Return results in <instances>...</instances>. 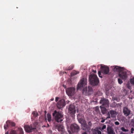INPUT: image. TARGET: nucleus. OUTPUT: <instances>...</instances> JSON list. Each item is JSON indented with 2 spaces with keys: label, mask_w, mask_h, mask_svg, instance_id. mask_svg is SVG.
<instances>
[{
  "label": "nucleus",
  "mask_w": 134,
  "mask_h": 134,
  "mask_svg": "<svg viewBox=\"0 0 134 134\" xmlns=\"http://www.w3.org/2000/svg\"><path fill=\"white\" fill-rule=\"evenodd\" d=\"M83 126L82 130L85 131L86 132H88L90 131L91 128H90L87 124L86 121H84V123L82 124Z\"/></svg>",
  "instance_id": "obj_15"
},
{
  "label": "nucleus",
  "mask_w": 134,
  "mask_h": 134,
  "mask_svg": "<svg viewBox=\"0 0 134 134\" xmlns=\"http://www.w3.org/2000/svg\"><path fill=\"white\" fill-rule=\"evenodd\" d=\"M131 133H133V131H134V129L133 128H131Z\"/></svg>",
  "instance_id": "obj_39"
},
{
  "label": "nucleus",
  "mask_w": 134,
  "mask_h": 134,
  "mask_svg": "<svg viewBox=\"0 0 134 134\" xmlns=\"http://www.w3.org/2000/svg\"><path fill=\"white\" fill-rule=\"evenodd\" d=\"M123 112L124 115L127 116H129L131 114V110L127 107H124L123 108Z\"/></svg>",
  "instance_id": "obj_13"
},
{
  "label": "nucleus",
  "mask_w": 134,
  "mask_h": 134,
  "mask_svg": "<svg viewBox=\"0 0 134 134\" xmlns=\"http://www.w3.org/2000/svg\"><path fill=\"white\" fill-rule=\"evenodd\" d=\"M130 82L131 84L134 86V77L130 79Z\"/></svg>",
  "instance_id": "obj_33"
},
{
  "label": "nucleus",
  "mask_w": 134,
  "mask_h": 134,
  "mask_svg": "<svg viewBox=\"0 0 134 134\" xmlns=\"http://www.w3.org/2000/svg\"><path fill=\"white\" fill-rule=\"evenodd\" d=\"M93 134H101V132L98 129H94L93 131Z\"/></svg>",
  "instance_id": "obj_22"
},
{
  "label": "nucleus",
  "mask_w": 134,
  "mask_h": 134,
  "mask_svg": "<svg viewBox=\"0 0 134 134\" xmlns=\"http://www.w3.org/2000/svg\"><path fill=\"white\" fill-rule=\"evenodd\" d=\"M69 112L71 114V116L73 117L76 113L75 106L73 104L70 105L68 108Z\"/></svg>",
  "instance_id": "obj_4"
},
{
  "label": "nucleus",
  "mask_w": 134,
  "mask_h": 134,
  "mask_svg": "<svg viewBox=\"0 0 134 134\" xmlns=\"http://www.w3.org/2000/svg\"><path fill=\"white\" fill-rule=\"evenodd\" d=\"M95 111L97 113H100L99 108L98 107H95Z\"/></svg>",
  "instance_id": "obj_27"
},
{
  "label": "nucleus",
  "mask_w": 134,
  "mask_h": 134,
  "mask_svg": "<svg viewBox=\"0 0 134 134\" xmlns=\"http://www.w3.org/2000/svg\"><path fill=\"white\" fill-rule=\"evenodd\" d=\"M48 134H53L52 131L51 130H49L48 131Z\"/></svg>",
  "instance_id": "obj_37"
},
{
  "label": "nucleus",
  "mask_w": 134,
  "mask_h": 134,
  "mask_svg": "<svg viewBox=\"0 0 134 134\" xmlns=\"http://www.w3.org/2000/svg\"><path fill=\"white\" fill-rule=\"evenodd\" d=\"M107 133L108 134H115L113 128L110 126L108 125L107 127Z\"/></svg>",
  "instance_id": "obj_18"
},
{
  "label": "nucleus",
  "mask_w": 134,
  "mask_h": 134,
  "mask_svg": "<svg viewBox=\"0 0 134 134\" xmlns=\"http://www.w3.org/2000/svg\"><path fill=\"white\" fill-rule=\"evenodd\" d=\"M101 112L103 114H104L107 113V109L104 107H100Z\"/></svg>",
  "instance_id": "obj_21"
},
{
  "label": "nucleus",
  "mask_w": 134,
  "mask_h": 134,
  "mask_svg": "<svg viewBox=\"0 0 134 134\" xmlns=\"http://www.w3.org/2000/svg\"><path fill=\"white\" fill-rule=\"evenodd\" d=\"M88 125L89 126V127L90 128L92 126V124L91 123V121H90L88 122Z\"/></svg>",
  "instance_id": "obj_35"
},
{
  "label": "nucleus",
  "mask_w": 134,
  "mask_h": 134,
  "mask_svg": "<svg viewBox=\"0 0 134 134\" xmlns=\"http://www.w3.org/2000/svg\"><path fill=\"white\" fill-rule=\"evenodd\" d=\"M115 124L116 125H119L120 123L119 122L117 121H116L115 122H114Z\"/></svg>",
  "instance_id": "obj_40"
},
{
  "label": "nucleus",
  "mask_w": 134,
  "mask_h": 134,
  "mask_svg": "<svg viewBox=\"0 0 134 134\" xmlns=\"http://www.w3.org/2000/svg\"><path fill=\"white\" fill-rule=\"evenodd\" d=\"M10 134H17V133L15 130H12L10 132Z\"/></svg>",
  "instance_id": "obj_29"
},
{
  "label": "nucleus",
  "mask_w": 134,
  "mask_h": 134,
  "mask_svg": "<svg viewBox=\"0 0 134 134\" xmlns=\"http://www.w3.org/2000/svg\"><path fill=\"white\" fill-rule=\"evenodd\" d=\"M47 120L48 122H50L51 120V115L49 113H48L47 115Z\"/></svg>",
  "instance_id": "obj_26"
},
{
  "label": "nucleus",
  "mask_w": 134,
  "mask_h": 134,
  "mask_svg": "<svg viewBox=\"0 0 134 134\" xmlns=\"http://www.w3.org/2000/svg\"><path fill=\"white\" fill-rule=\"evenodd\" d=\"M79 73V72L78 71H74L72 73V74L74 75H76L77 74H78Z\"/></svg>",
  "instance_id": "obj_32"
},
{
  "label": "nucleus",
  "mask_w": 134,
  "mask_h": 134,
  "mask_svg": "<svg viewBox=\"0 0 134 134\" xmlns=\"http://www.w3.org/2000/svg\"><path fill=\"white\" fill-rule=\"evenodd\" d=\"M88 90L87 91L88 95L87 96H89L92 94L93 93V89L90 86H88Z\"/></svg>",
  "instance_id": "obj_20"
},
{
  "label": "nucleus",
  "mask_w": 134,
  "mask_h": 134,
  "mask_svg": "<svg viewBox=\"0 0 134 134\" xmlns=\"http://www.w3.org/2000/svg\"><path fill=\"white\" fill-rule=\"evenodd\" d=\"M82 93L85 96H87V87H85L83 89Z\"/></svg>",
  "instance_id": "obj_23"
},
{
  "label": "nucleus",
  "mask_w": 134,
  "mask_h": 134,
  "mask_svg": "<svg viewBox=\"0 0 134 134\" xmlns=\"http://www.w3.org/2000/svg\"><path fill=\"white\" fill-rule=\"evenodd\" d=\"M15 123L13 122L10 120H8L6 122V124H5L4 126V129H7L8 127H10V126H15Z\"/></svg>",
  "instance_id": "obj_11"
},
{
  "label": "nucleus",
  "mask_w": 134,
  "mask_h": 134,
  "mask_svg": "<svg viewBox=\"0 0 134 134\" xmlns=\"http://www.w3.org/2000/svg\"><path fill=\"white\" fill-rule=\"evenodd\" d=\"M113 69L114 71H117L121 73L122 70V68L119 67L118 66H114L113 67Z\"/></svg>",
  "instance_id": "obj_17"
},
{
  "label": "nucleus",
  "mask_w": 134,
  "mask_h": 134,
  "mask_svg": "<svg viewBox=\"0 0 134 134\" xmlns=\"http://www.w3.org/2000/svg\"><path fill=\"white\" fill-rule=\"evenodd\" d=\"M109 92L108 91H107L105 92V94L106 95L108 96L109 95Z\"/></svg>",
  "instance_id": "obj_41"
},
{
  "label": "nucleus",
  "mask_w": 134,
  "mask_h": 134,
  "mask_svg": "<svg viewBox=\"0 0 134 134\" xmlns=\"http://www.w3.org/2000/svg\"><path fill=\"white\" fill-rule=\"evenodd\" d=\"M53 116L55 118L56 121L58 122H60L63 121V116L59 112L55 110L53 113Z\"/></svg>",
  "instance_id": "obj_3"
},
{
  "label": "nucleus",
  "mask_w": 134,
  "mask_h": 134,
  "mask_svg": "<svg viewBox=\"0 0 134 134\" xmlns=\"http://www.w3.org/2000/svg\"><path fill=\"white\" fill-rule=\"evenodd\" d=\"M32 114L34 116L36 117L37 116H38V113L36 111H34Z\"/></svg>",
  "instance_id": "obj_28"
},
{
  "label": "nucleus",
  "mask_w": 134,
  "mask_h": 134,
  "mask_svg": "<svg viewBox=\"0 0 134 134\" xmlns=\"http://www.w3.org/2000/svg\"><path fill=\"white\" fill-rule=\"evenodd\" d=\"M74 66L72 65L70 66L66 70H72L74 68Z\"/></svg>",
  "instance_id": "obj_31"
},
{
  "label": "nucleus",
  "mask_w": 134,
  "mask_h": 134,
  "mask_svg": "<svg viewBox=\"0 0 134 134\" xmlns=\"http://www.w3.org/2000/svg\"><path fill=\"white\" fill-rule=\"evenodd\" d=\"M18 129L19 132V134H24L23 130L22 128L19 127Z\"/></svg>",
  "instance_id": "obj_25"
},
{
  "label": "nucleus",
  "mask_w": 134,
  "mask_h": 134,
  "mask_svg": "<svg viewBox=\"0 0 134 134\" xmlns=\"http://www.w3.org/2000/svg\"><path fill=\"white\" fill-rule=\"evenodd\" d=\"M53 127L55 129H58V131H60L63 133L64 131V126L62 125H55Z\"/></svg>",
  "instance_id": "obj_12"
},
{
  "label": "nucleus",
  "mask_w": 134,
  "mask_h": 134,
  "mask_svg": "<svg viewBox=\"0 0 134 134\" xmlns=\"http://www.w3.org/2000/svg\"><path fill=\"white\" fill-rule=\"evenodd\" d=\"M123 116L121 115H118L117 116L118 120L119 121H123Z\"/></svg>",
  "instance_id": "obj_24"
},
{
  "label": "nucleus",
  "mask_w": 134,
  "mask_h": 134,
  "mask_svg": "<svg viewBox=\"0 0 134 134\" xmlns=\"http://www.w3.org/2000/svg\"><path fill=\"white\" fill-rule=\"evenodd\" d=\"M119 76L122 80H125L127 78V75L126 72H121V73H119Z\"/></svg>",
  "instance_id": "obj_16"
},
{
  "label": "nucleus",
  "mask_w": 134,
  "mask_h": 134,
  "mask_svg": "<svg viewBox=\"0 0 134 134\" xmlns=\"http://www.w3.org/2000/svg\"><path fill=\"white\" fill-rule=\"evenodd\" d=\"M82 134H87V133L85 132L83 133Z\"/></svg>",
  "instance_id": "obj_48"
},
{
  "label": "nucleus",
  "mask_w": 134,
  "mask_h": 134,
  "mask_svg": "<svg viewBox=\"0 0 134 134\" xmlns=\"http://www.w3.org/2000/svg\"><path fill=\"white\" fill-rule=\"evenodd\" d=\"M68 131L69 134H71V132L70 131L68 130Z\"/></svg>",
  "instance_id": "obj_45"
},
{
  "label": "nucleus",
  "mask_w": 134,
  "mask_h": 134,
  "mask_svg": "<svg viewBox=\"0 0 134 134\" xmlns=\"http://www.w3.org/2000/svg\"><path fill=\"white\" fill-rule=\"evenodd\" d=\"M106 126L104 125H103L101 129H100L102 131L104 129H105L106 128Z\"/></svg>",
  "instance_id": "obj_36"
},
{
  "label": "nucleus",
  "mask_w": 134,
  "mask_h": 134,
  "mask_svg": "<svg viewBox=\"0 0 134 134\" xmlns=\"http://www.w3.org/2000/svg\"><path fill=\"white\" fill-rule=\"evenodd\" d=\"M86 84V82L85 79L82 78L77 85V90L81 89Z\"/></svg>",
  "instance_id": "obj_5"
},
{
  "label": "nucleus",
  "mask_w": 134,
  "mask_h": 134,
  "mask_svg": "<svg viewBox=\"0 0 134 134\" xmlns=\"http://www.w3.org/2000/svg\"><path fill=\"white\" fill-rule=\"evenodd\" d=\"M70 129L73 133H77L80 130V127L77 124H72L70 126Z\"/></svg>",
  "instance_id": "obj_7"
},
{
  "label": "nucleus",
  "mask_w": 134,
  "mask_h": 134,
  "mask_svg": "<svg viewBox=\"0 0 134 134\" xmlns=\"http://www.w3.org/2000/svg\"><path fill=\"white\" fill-rule=\"evenodd\" d=\"M36 122L34 123L31 124L30 126L25 125L24 126V128L26 132L28 133H30L32 131H35L36 129Z\"/></svg>",
  "instance_id": "obj_2"
},
{
  "label": "nucleus",
  "mask_w": 134,
  "mask_h": 134,
  "mask_svg": "<svg viewBox=\"0 0 134 134\" xmlns=\"http://www.w3.org/2000/svg\"><path fill=\"white\" fill-rule=\"evenodd\" d=\"M75 89L74 87H69L66 90V93L68 96H73L75 93Z\"/></svg>",
  "instance_id": "obj_6"
},
{
  "label": "nucleus",
  "mask_w": 134,
  "mask_h": 134,
  "mask_svg": "<svg viewBox=\"0 0 134 134\" xmlns=\"http://www.w3.org/2000/svg\"><path fill=\"white\" fill-rule=\"evenodd\" d=\"M93 72L94 73H96V70H93Z\"/></svg>",
  "instance_id": "obj_46"
},
{
  "label": "nucleus",
  "mask_w": 134,
  "mask_h": 134,
  "mask_svg": "<svg viewBox=\"0 0 134 134\" xmlns=\"http://www.w3.org/2000/svg\"><path fill=\"white\" fill-rule=\"evenodd\" d=\"M118 81L119 83L120 84L122 83L123 82L122 80H121V79H118Z\"/></svg>",
  "instance_id": "obj_34"
},
{
  "label": "nucleus",
  "mask_w": 134,
  "mask_h": 134,
  "mask_svg": "<svg viewBox=\"0 0 134 134\" xmlns=\"http://www.w3.org/2000/svg\"><path fill=\"white\" fill-rule=\"evenodd\" d=\"M121 130L124 132H127L129 130L127 129H126L124 127H122L121 128Z\"/></svg>",
  "instance_id": "obj_30"
},
{
  "label": "nucleus",
  "mask_w": 134,
  "mask_h": 134,
  "mask_svg": "<svg viewBox=\"0 0 134 134\" xmlns=\"http://www.w3.org/2000/svg\"><path fill=\"white\" fill-rule=\"evenodd\" d=\"M101 71H99L98 72V75L99 76V77H100L101 78H102V76H100V75H101Z\"/></svg>",
  "instance_id": "obj_38"
},
{
  "label": "nucleus",
  "mask_w": 134,
  "mask_h": 134,
  "mask_svg": "<svg viewBox=\"0 0 134 134\" xmlns=\"http://www.w3.org/2000/svg\"><path fill=\"white\" fill-rule=\"evenodd\" d=\"M5 134H9V132L8 131H7L5 133Z\"/></svg>",
  "instance_id": "obj_47"
},
{
  "label": "nucleus",
  "mask_w": 134,
  "mask_h": 134,
  "mask_svg": "<svg viewBox=\"0 0 134 134\" xmlns=\"http://www.w3.org/2000/svg\"><path fill=\"white\" fill-rule=\"evenodd\" d=\"M59 98L58 97H56L55 98V101L56 102H57Z\"/></svg>",
  "instance_id": "obj_42"
},
{
  "label": "nucleus",
  "mask_w": 134,
  "mask_h": 134,
  "mask_svg": "<svg viewBox=\"0 0 134 134\" xmlns=\"http://www.w3.org/2000/svg\"><path fill=\"white\" fill-rule=\"evenodd\" d=\"M46 113V111H45V113Z\"/></svg>",
  "instance_id": "obj_50"
},
{
  "label": "nucleus",
  "mask_w": 134,
  "mask_h": 134,
  "mask_svg": "<svg viewBox=\"0 0 134 134\" xmlns=\"http://www.w3.org/2000/svg\"><path fill=\"white\" fill-rule=\"evenodd\" d=\"M109 101L108 99L104 98H101L100 101V103L103 106H105L107 107H109Z\"/></svg>",
  "instance_id": "obj_9"
},
{
  "label": "nucleus",
  "mask_w": 134,
  "mask_h": 134,
  "mask_svg": "<svg viewBox=\"0 0 134 134\" xmlns=\"http://www.w3.org/2000/svg\"><path fill=\"white\" fill-rule=\"evenodd\" d=\"M100 70L102 73L104 74H108L109 71V68L105 66H101L100 67Z\"/></svg>",
  "instance_id": "obj_10"
},
{
  "label": "nucleus",
  "mask_w": 134,
  "mask_h": 134,
  "mask_svg": "<svg viewBox=\"0 0 134 134\" xmlns=\"http://www.w3.org/2000/svg\"><path fill=\"white\" fill-rule=\"evenodd\" d=\"M105 119H103V120H102L101 121V122H104V121H105Z\"/></svg>",
  "instance_id": "obj_43"
},
{
  "label": "nucleus",
  "mask_w": 134,
  "mask_h": 134,
  "mask_svg": "<svg viewBox=\"0 0 134 134\" xmlns=\"http://www.w3.org/2000/svg\"><path fill=\"white\" fill-rule=\"evenodd\" d=\"M89 81L91 84L92 86H95L98 85L99 80L96 75L91 74L89 77Z\"/></svg>",
  "instance_id": "obj_1"
},
{
  "label": "nucleus",
  "mask_w": 134,
  "mask_h": 134,
  "mask_svg": "<svg viewBox=\"0 0 134 134\" xmlns=\"http://www.w3.org/2000/svg\"><path fill=\"white\" fill-rule=\"evenodd\" d=\"M54 100V99H51V101H53V100Z\"/></svg>",
  "instance_id": "obj_49"
},
{
  "label": "nucleus",
  "mask_w": 134,
  "mask_h": 134,
  "mask_svg": "<svg viewBox=\"0 0 134 134\" xmlns=\"http://www.w3.org/2000/svg\"><path fill=\"white\" fill-rule=\"evenodd\" d=\"M117 114V112L115 111L112 110H110L107 114L108 116L107 118V119H109L110 118H115L116 117Z\"/></svg>",
  "instance_id": "obj_8"
},
{
  "label": "nucleus",
  "mask_w": 134,
  "mask_h": 134,
  "mask_svg": "<svg viewBox=\"0 0 134 134\" xmlns=\"http://www.w3.org/2000/svg\"><path fill=\"white\" fill-rule=\"evenodd\" d=\"M65 105V101L63 99L60 100L57 104V107L59 109L64 107Z\"/></svg>",
  "instance_id": "obj_14"
},
{
  "label": "nucleus",
  "mask_w": 134,
  "mask_h": 134,
  "mask_svg": "<svg viewBox=\"0 0 134 134\" xmlns=\"http://www.w3.org/2000/svg\"><path fill=\"white\" fill-rule=\"evenodd\" d=\"M92 102H95V104H96V103H97V100H96H96L95 101H94V100H93L92 101Z\"/></svg>",
  "instance_id": "obj_44"
},
{
  "label": "nucleus",
  "mask_w": 134,
  "mask_h": 134,
  "mask_svg": "<svg viewBox=\"0 0 134 134\" xmlns=\"http://www.w3.org/2000/svg\"><path fill=\"white\" fill-rule=\"evenodd\" d=\"M81 115L80 114H78L77 115V119L79 122L81 124H83L84 123V122L86 121L83 118H81L80 117Z\"/></svg>",
  "instance_id": "obj_19"
}]
</instances>
